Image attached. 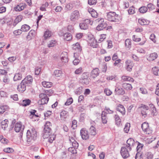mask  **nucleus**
<instances>
[{"mask_svg": "<svg viewBox=\"0 0 159 159\" xmlns=\"http://www.w3.org/2000/svg\"><path fill=\"white\" fill-rule=\"evenodd\" d=\"M37 137L36 132L35 129L31 130H28L27 132L26 140L25 143V145L29 146L34 140Z\"/></svg>", "mask_w": 159, "mask_h": 159, "instance_id": "1", "label": "nucleus"}, {"mask_svg": "<svg viewBox=\"0 0 159 159\" xmlns=\"http://www.w3.org/2000/svg\"><path fill=\"white\" fill-rule=\"evenodd\" d=\"M107 18L108 20L111 22L118 23L121 20L120 16L114 12L110 11L108 12L107 15Z\"/></svg>", "mask_w": 159, "mask_h": 159, "instance_id": "2", "label": "nucleus"}, {"mask_svg": "<svg viewBox=\"0 0 159 159\" xmlns=\"http://www.w3.org/2000/svg\"><path fill=\"white\" fill-rule=\"evenodd\" d=\"M51 123L49 121H47L46 122L44 129V133L43 137L44 138H47L51 134Z\"/></svg>", "mask_w": 159, "mask_h": 159, "instance_id": "3", "label": "nucleus"}, {"mask_svg": "<svg viewBox=\"0 0 159 159\" xmlns=\"http://www.w3.org/2000/svg\"><path fill=\"white\" fill-rule=\"evenodd\" d=\"M96 21L99 23L96 28L97 30L98 31L103 30L104 29L106 28L107 26V23L104 21L103 18H98L96 20Z\"/></svg>", "mask_w": 159, "mask_h": 159, "instance_id": "4", "label": "nucleus"}, {"mask_svg": "<svg viewBox=\"0 0 159 159\" xmlns=\"http://www.w3.org/2000/svg\"><path fill=\"white\" fill-rule=\"evenodd\" d=\"M80 16L79 11L77 10H75L71 13L70 19L71 21L75 22L80 18Z\"/></svg>", "mask_w": 159, "mask_h": 159, "instance_id": "5", "label": "nucleus"}, {"mask_svg": "<svg viewBox=\"0 0 159 159\" xmlns=\"http://www.w3.org/2000/svg\"><path fill=\"white\" fill-rule=\"evenodd\" d=\"M131 150L125 146L122 147L121 149L120 153L122 157L124 158L129 157V152Z\"/></svg>", "mask_w": 159, "mask_h": 159, "instance_id": "6", "label": "nucleus"}, {"mask_svg": "<svg viewBox=\"0 0 159 159\" xmlns=\"http://www.w3.org/2000/svg\"><path fill=\"white\" fill-rule=\"evenodd\" d=\"M25 126L20 122H17L15 124L14 130L16 132H20L22 134L23 133Z\"/></svg>", "mask_w": 159, "mask_h": 159, "instance_id": "7", "label": "nucleus"}, {"mask_svg": "<svg viewBox=\"0 0 159 159\" xmlns=\"http://www.w3.org/2000/svg\"><path fill=\"white\" fill-rule=\"evenodd\" d=\"M126 69L129 71H131L134 66L133 61L130 60H127L125 62Z\"/></svg>", "mask_w": 159, "mask_h": 159, "instance_id": "8", "label": "nucleus"}, {"mask_svg": "<svg viewBox=\"0 0 159 159\" xmlns=\"http://www.w3.org/2000/svg\"><path fill=\"white\" fill-rule=\"evenodd\" d=\"M115 94L118 95H123L125 93V91L122 88L117 86V85L116 86L115 90Z\"/></svg>", "mask_w": 159, "mask_h": 159, "instance_id": "9", "label": "nucleus"}, {"mask_svg": "<svg viewBox=\"0 0 159 159\" xmlns=\"http://www.w3.org/2000/svg\"><path fill=\"white\" fill-rule=\"evenodd\" d=\"M80 134L83 139L86 140L89 138L88 132L84 129H82L80 130Z\"/></svg>", "mask_w": 159, "mask_h": 159, "instance_id": "10", "label": "nucleus"}, {"mask_svg": "<svg viewBox=\"0 0 159 159\" xmlns=\"http://www.w3.org/2000/svg\"><path fill=\"white\" fill-rule=\"evenodd\" d=\"M127 144L125 145V146L127 147L129 149H131V147L133 146L135 144V142L132 138L129 139L127 141Z\"/></svg>", "mask_w": 159, "mask_h": 159, "instance_id": "11", "label": "nucleus"}, {"mask_svg": "<svg viewBox=\"0 0 159 159\" xmlns=\"http://www.w3.org/2000/svg\"><path fill=\"white\" fill-rule=\"evenodd\" d=\"M99 71L98 69L97 68H96L93 69L91 71V76L93 78H95L99 75Z\"/></svg>", "mask_w": 159, "mask_h": 159, "instance_id": "12", "label": "nucleus"}, {"mask_svg": "<svg viewBox=\"0 0 159 159\" xmlns=\"http://www.w3.org/2000/svg\"><path fill=\"white\" fill-rule=\"evenodd\" d=\"M158 57L157 54L156 52L151 53L147 58L149 61H152L156 59Z\"/></svg>", "mask_w": 159, "mask_h": 159, "instance_id": "13", "label": "nucleus"}, {"mask_svg": "<svg viewBox=\"0 0 159 159\" xmlns=\"http://www.w3.org/2000/svg\"><path fill=\"white\" fill-rule=\"evenodd\" d=\"M141 108H142L141 114L143 116L145 117L147 116L148 113L146 111H148L149 109V107L147 106L143 105L141 107Z\"/></svg>", "mask_w": 159, "mask_h": 159, "instance_id": "14", "label": "nucleus"}, {"mask_svg": "<svg viewBox=\"0 0 159 159\" xmlns=\"http://www.w3.org/2000/svg\"><path fill=\"white\" fill-rule=\"evenodd\" d=\"M26 85L25 83L23 82L22 81L20 83V84L18 86L17 89L21 92H23L26 90Z\"/></svg>", "mask_w": 159, "mask_h": 159, "instance_id": "15", "label": "nucleus"}, {"mask_svg": "<svg viewBox=\"0 0 159 159\" xmlns=\"http://www.w3.org/2000/svg\"><path fill=\"white\" fill-rule=\"evenodd\" d=\"M117 110L120 112L122 115L125 114V111L124 106L121 104L119 105L116 107Z\"/></svg>", "mask_w": 159, "mask_h": 159, "instance_id": "16", "label": "nucleus"}, {"mask_svg": "<svg viewBox=\"0 0 159 159\" xmlns=\"http://www.w3.org/2000/svg\"><path fill=\"white\" fill-rule=\"evenodd\" d=\"M23 82L27 85V84H31L33 81V78L30 75H28L23 80Z\"/></svg>", "mask_w": 159, "mask_h": 159, "instance_id": "17", "label": "nucleus"}, {"mask_svg": "<svg viewBox=\"0 0 159 159\" xmlns=\"http://www.w3.org/2000/svg\"><path fill=\"white\" fill-rule=\"evenodd\" d=\"M61 60L64 63H67L68 61L67 53L64 52L61 54Z\"/></svg>", "mask_w": 159, "mask_h": 159, "instance_id": "18", "label": "nucleus"}, {"mask_svg": "<svg viewBox=\"0 0 159 159\" xmlns=\"http://www.w3.org/2000/svg\"><path fill=\"white\" fill-rule=\"evenodd\" d=\"M61 119L62 120H64L68 116V112L65 111H61L60 113Z\"/></svg>", "mask_w": 159, "mask_h": 159, "instance_id": "19", "label": "nucleus"}, {"mask_svg": "<svg viewBox=\"0 0 159 159\" xmlns=\"http://www.w3.org/2000/svg\"><path fill=\"white\" fill-rule=\"evenodd\" d=\"M89 12L91 14L92 17L97 18L98 16V13L93 9L90 8L88 10Z\"/></svg>", "mask_w": 159, "mask_h": 159, "instance_id": "20", "label": "nucleus"}, {"mask_svg": "<svg viewBox=\"0 0 159 159\" xmlns=\"http://www.w3.org/2000/svg\"><path fill=\"white\" fill-rule=\"evenodd\" d=\"M35 34V30H31L28 34L27 36V39L28 40H31L32 38L34 36Z\"/></svg>", "mask_w": 159, "mask_h": 159, "instance_id": "21", "label": "nucleus"}, {"mask_svg": "<svg viewBox=\"0 0 159 159\" xmlns=\"http://www.w3.org/2000/svg\"><path fill=\"white\" fill-rule=\"evenodd\" d=\"M122 86L126 90H130L132 89V86L130 84L126 83L123 84Z\"/></svg>", "mask_w": 159, "mask_h": 159, "instance_id": "22", "label": "nucleus"}, {"mask_svg": "<svg viewBox=\"0 0 159 159\" xmlns=\"http://www.w3.org/2000/svg\"><path fill=\"white\" fill-rule=\"evenodd\" d=\"M73 49L77 50L78 52H81L82 49L79 43H76L75 44H73Z\"/></svg>", "mask_w": 159, "mask_h": 159, "instance_id": "23", "label": "nucleus"}, {"mask_svg": "<svg viewBox=\"0 0 159 159\" xmlns=\"http://www.w3.org/2000/svg\"><path fill=\"white\" fill-rule=\"evenodd\" d=\"M138 22L141 25H147L149 23V21L148 20L143 19H139L138 20Z\"/></svg>", "mask_w": 159, "mask_h": 159, "instance_id": "24", "label": "nucleus"}, {"mask_svg": "<svg viewBox=\"0 0 159 159\" xmlns=\"http://www.w3.org/2000/svg\"><path fill=\"white\" fill-rule=\"evenodd\" d=\"M69 141L71 143L72 147H74L76 148H78L79 146L78 143L74 140L73 138L71 137Z\"/></svg>", "mask_w": 159, "mask_h": 159, "instance_id": "25", "label": "nucleus"}, {"mask_svg": "<svg viewBox=\"0 0 159 159\" xmlns=\"http://www.w3.org/2000/svg\"><path fill=\"white\" fill-rule=\"evenodd\" d=\"M101 118L103 124H106L107 122V119L106 113L105 111H103L102 113Z\"/></svg>", "mask_w": 159, "mask_h": 159, "instance_id": "26", "label": "nucleus"}, {"mask_svg": "<svg viewBox=\"0 0 159 159\" xmlns=\"http://www.w3.org/2000/svg\"><path fill=\"white\" fill-rule=\"evenodd\" d=\"M31 102V101L29 99H26L25 100H23L22 102H20V104L23 106H26L28 105H29Z\"/></svg>", "mask_w": 159, "mask_h": 159, "instance_id": "27", "label": "nucleus"}, {"mask_svg": "<svg viewBox=\"0 0 159 159\" xmlns=\"http://www.w3.org/2000/svg\"><path fill=\"white\" fill-rule=\"evenodd\" d=\"M43 86L46 88H50L52 86V84L49 82H43L42 83Z\"/></svg>", "mask_w": 159, "mask_h": 159, "instance_id": "28", "label": "nucleus"}, {"mask_svg": "<svg viewBox=\"0 0 159 159\" xmlns=\"http://www.w3.org/2000/svg\"><path fill=\"white\" fill-rule=\"evenodd\" d=\"M22 78V75L20 73H18L16 74L14 77V80L16 81L20 80Z\"/></svg>", "mask_w": 159, "mask_h": 159, "instance_id": "29", "label": "nucleus"}, {"mask_svg": "<svg viewBox=\"0 0 159 159\" xmlns=\"http://www.w3.org/2000/svg\"><path fill=\"white\" fill-rule=\"evenodd\" d=\"M125 45L126 48L129 49L131 47V40L129 39H127L125 41Z\"/></svg>", "mask_w": 159, "mask_h": 159, "instance_id": "30", "label": "nucleus"}, {"mask_svg": "<svg viewBox=\"0 0 159 159\" xmlns=\"http://www.w3.org/2000/svg\"><path fill=\"white\" fill-rule=\"evenodd\" d=\"M64 37L65 40L67 41H70L72 39V36L71 34L68 33L64 34Z\"/></svg>", "mask_w": 159, "mask_h": 159, "instance_id": "31", "label": "nucleus"}, {"mask_svg": "<svg viewBox=\"0 0 159 159\" xmlns=\"http://www.w3.org/2000/svg\"><path fill=\"white\" fill-rule=\"evenodd\" d=\"M8 109V107L7 105L0 106V114H3Z\"/></svg>", "mask_w": 159, "mask_h": 159, "instance_id": "32", "label": "nucleus"}, {"mask_svg": "<svg viewBox=\"0 0 159 159\" xmlns=\"http://www.w3.org/2000/svg\"><path fill=\"white\" fill-rule=\"evenodd\" d=\"M22 16H18L15 19L13 23V25L15 26L16 25L20 22L22 20Z\"/></svg>", "mask_w": 159, "mask_h": 159, "instance_id": "33", "label": "nucleus"}, {"mask_svg": "<svg viewBox=\"0 0 159 159\" xmlns=\"http://www.w3.org/2000/svg\"><path fill=\"white\" fill-rule=\"evenodd\" d=\"M30 27L29 25L25 24L22 26L21 30L23 32H27L30 30Z\"/></svg>", "mask_w": 159, "mask_h": 159, "instance_id": "34", "label": "nucleus"}, {"mask_svg": "<svg viewBox=\"0 0 159 159\" xmlns=\"http://www.w3.org/2000/svg\"><path fill=\"white\" fill-rule=\"evenodd\" d=\"M57 43V42L56 40H52L49 42L48 46L49 48L53 47L55 46Z\"/></svg>", "mask_w": 159, "mask_h": 159, "instance_id": "35", "label": "nucleus"}, {"mask_svg": "<svg viewBox=\"0 0 159 159\" xmlns=\"http://www.w3.org/2000/svg\"><path fill=\"white\" fill-rule=\"evenodd\" d=\"M114 118L116 121V124L118 125H120L121 123V120L117 115H115L114 116Z\"/></svg>", "mask_w": 159, "mask_h": 159, "instance_id": "36", "label": "nucleus"}, {"mask_svg": "<svg viewBox=\"0 0 159 159\" xmlns=\"http://www.w3.org/2000/svg\"><path fill=\"white\" fill-rule=\"evenodd\" d=\"M80 26L81 29L83 30H86L88 28V25L85 22H82L80 24Z\"/></svg>", "mask_w": 159, "mask_h": 159, "instance_id": "37", "label": "nucleus"}, {"mask_svg": "<svg viewBox=\"0 0 159 159\" xmlns=\"http://www.w3.org/2000/svg\"><path fill=\"white\" fill-rule=\"evenodd\" d=\"M24 6H23L21 4H20L17 5L15 7H14V9L16 11H20L24 9Z\"/></svg>", "mask_w": 159, "mask_h": 159, "instance_id": "38", "label": "nucleus"}, {"mask_svg": "<svg viewBox=\"0 0 159 159\" xmlns=\"http://www.w3.org/2000/svg\"><path fill=\"white\" fill-rule=\"evenodd\" d=\"M89 132L91 135H94L96 134L95 129L93 126H91L89 129Z\"/></svg>", "mask_w": 159, "mask_h": 159, "instance_id": "39", "label": "nucleus"}, {"mask_svg": "<svg viewBox=\"0 0 159 159\" xmlns=\"http://www.w3.org/2000/svg\"><path fill=\"white\" fill-rule=\"evenodd\" d=\"M77 54L76 53H74V58H75V59L73 61V63L75 65H77L80 62V61L77 58Z\"/></svg>", "mask_w": 159, "mask_h": 159, "instance_id": "40", "label": "nucleus"}, {"mask_svg": "<svg viewBox=\"0 0 159 159\" xmlns=\"http://www.w3.org/2000/svg\"><path fill=\"white\" fill-rule=\"evenodd\" d=\"M49 98H42L41 99L40 101L39 102V103L41 105H43L47 103L49 100Z\"/></svg>", "mask_w": 159, "mask_h": 159, "instance_id": "41", "label": "nucleus"}, {"mask_svg": "<svg viewBox=\"0 0 159 159\" xmlns=\"http://www.w3.org/2000/svg\"><path fill=\"white\" fill-rule=\"evenodd\" d=\"M52 33L49 30H46L44 33V37L46 39L50 37Z\"/></svg>", "mask_w": 159, "mask_h": 159, "instance_id": "42", "label": "nucleus"}, {"mask_svg": "<svg viewBox=\"0 0 159 159\" xmlns=\"http://www.w3.org/2000/svg\"><path fill=\"white\" fill-rule=\"evenodd\" d=\"M130 126V125L129 123H127L125 124L124 129V131L125 133H127L129 132Z\"/></svg>", "mask_w": 159, "mask_h": 159, "instance_id": "43", "label": "nucleus"}, {"mask_svg": "<svg viewBox=\"0 0 159 159\" xmlns=\"http://www.w3.org/2000/svg\"><path fill=\"white\" fill-rule=\"evenodd\" d=\"M62 72L59 70H56L54 72V74L57 77H60L62 74Z\"/></svg>", "mask_w": 159, "mask_h": 159, "instance_id": "44", "label": "nucleus"}, {"mask_svg": "<svg viewBox=\"0 0 159 159\" xmlns=\"http://www.w3.org/2000/svg\"><path fill=\"white\" fill-rule=\"evenodd\" d=\"M147 10V7L145 6L142 7L139 9V11L140 13H144L146 12Z\"/></svg>", "mask_w": 159, "mask_h": 159, "instance_id": "45", "label": "nucleus"}, {"mask_svg": "<svg viewBox=\"0 0 159 159\" xmlns=\"http://www.w3.org/2000/svg\"><path fill=\"white\" fill-rule=\"evenodd\" d=\"M77 148L72 147H70L68 148V151L73 154H76L77 152L76 150Z\"/></svg>", "mask_w": 159, "mask_h": 159, "instance_id": "46", "label": "nucleus"}, {"mask_svg": "<svg viewBox=\"0 0 159 159\" xmlns=\"http://www.w3.org/2000/svg\"><path fill=\"white\" fill-rule=\"evenodd\" d=\"M152 71L154 75H158L159 72V69L156 66L152 68Z\"/></svg>", "mask_w": 159, "mask_h": 159, "instance_id": "47", "label": "nucleus"}, {"mask_svg": "<svg viewBox=\"0 0 159 159\" xmlns=\"http://www.w3.org/2000/svg\"><path fill=\"white\" fill-rule=\"evenodd\" d=\"M88 78V76L87 75V73H83L82 75V78L83 80H85L86 82L85 83V84H87L88 83V81L87 80V78Z\"/></svg>", "mask_w": 159, "mask_h": 159, "instance_id": "48", "label": "nucleus"}, {"mask_svg": "<svg viewBox=\"0 0 159 159\" xmlns=\"http://www.w3.org/2000/svg\"><path fill=\"white\" fill-rule=\"evenodd\" d=\"M149 127L148 123L146 122L143 123L141 125V128L143 131L145 130V129H146Z\"/></svg>", "mask_w": 159, "mask_h": 159, "instance_id": "49", "label": "nucleus"}, {"mask_svg": "<svg viewBox=\"0 0 159 159\" xmlns=\"http://www.w3.org/2000/svg\"><path fill=\"white\" fill-rule=\"evenodd\" d=\"M106 38V34H101L100 36V39L98 40V43H100L103 41Z\"/></svg>", "mask_w": 159, "mask_h": 159, "instance_id": "50", "label": "nucleus"}, {"mask_svg": "<svg viewBox=\"0 0 159 159\" xmlns=\"http://www.w3.org/2000/svg\"><path fill=\"white\" fill-rule=\"evenodd\" d=\"M128 13L129 14H133L135 12V8L132 6L129 7L128 11Z\"/></svg>", "mask_w": 159, "mask_h": 159, "instance_id": "51", "label": "nucleus"}, {"mask_svg": "<svg viewBox=\"0 0 159 159\" xmlns=\"http://www.w3.org/2000/svg\"><path fill=\"white\" fill-rule=\"evenodd\" d=\"M151 110L152 113L153 114V115H157V113L156 112V108L152 104Z\"/></svg>", "mask_w": 159, "mask_h": 159, "instance_id": "52", "label": "nucleus"}, {"mask_svg": "<svg viewBox=\"0 0 159 159\" xmlns=\"http://www.w3.org/2000/svg\"><path fill=\"white\" fill-rule=\"evenodd\" d=\"M104 93L106 94L107 96H110L112 93V92L109 89H105L104 90Z\"/></svg>", "mask_w": 159, "mask_h": 159, "instance_id": "53", "label": "nucleus"}, {"mask_svg": "<svg viewBox=\"0 0 159 159\" xmlns=\"http://www.w3.org/2000/svg\"><path fill=\"white\" fill-rule=\"evenodd\" d=\"M4 151L7 153H11L14 152V150L12 148H7L4 149Z\"/></svg>", "mask_w": 159, "mask_h": 159, "instance_id": "54", "label": "nucleus"}, {"mask_svg": "<svg viewBox=\"0 0 159 159\" xmlns=\"http://www.w3.org/2000/svg\"><path fill=\"white\" fill-rule=\"evenodd\" d=\"M73 102V99L72 98H70L69 99H68L66 102L65 103V105H69L71 104Z\"/></svg>", "mask_w": 159, "mask_h": 159, "instance_id": "55", "label": "nucleus"}, {"mask_svg": "<svg viewBox=\"0 0 159 159\" xmlns=\"http://www.w3.org/2000/svg\"><path fill=\"white\" fill-rule=\"evenodd\" d=\"M132 39L134 41L136 42H139L141 40L140 38H138L137 36L135 35L133 36Z\"/></svg>", "mask_w": 159, "mask_h": 159, "instance_id": "56", "label": "nucleus"}, {"mask_svg": "<svg viewBox=\"0 0 159 159\" xmlns=\"http://www.w3.org/2000/svg\"><path fill=\"white\" fill-rule=\"evenodd\" d=\"M147 159H152L153 155L151 152H148L147 153Z\"/></svg>", "mask_w": 159, "mask_h": 159, "instance_id": "57", "label": "nucleus"}, {"mask_svg": "<svg viewBox=\"0 0 159 159\" xmlns=\"http://www.w3.org/2000/svg\"><path fill=\"white\" fill-rule=\"evenodd\" d=\"M49 137H50L48 139V141L51 143H52L53 141L54 140L55 136L54 135H51V134ZM48 137H49V136Z\"/></svg>", "mask_w": 159, "mask_h": 159, "instance_id": "58", "label": "nucleus"}, {"mask_svg": "<svg viewBox=\"0 0 159 159\" xmlns=\"http://www.w3.org/2000/svg\"><path fill=\"white\" fill-rule=\"evenodd\" d=\"M136 143H137V144L138 145L136 148L137 151L140 152L142 149L143 146L141 144L139 143V142H136Z\"/></svg>", "mask_w": 159, "mask_h": 159, "instance_id": "59", "label": "nucleus"}, {"mask_svg": "<svg viewBox=\"0 0 159 159\" xmlns=\"http://www.w3.org/2000/svg\"><path fill=\"white\" fill-rule=\"evenodd\" d=\"M22 30H17L13 31V34L15 35H18L22 33Z\"/></svg>", "mask_w": 159, "mask_h": 159, "instance_id": "60", "label": "nucleus"}, {"mask_svg": "<svg viewBox=\"0 0 159 159\" xmlns=\"http://www.w3.org/2000/svg\"><path fill=\"white\" fill-rule=\"evenodd\" d=\"M145 134H149L152 133V131L149 128V127H148L146 129H145V130L143 131Z\"/></svg>", "mask_w": 159, "mask_h": 159, "instance_id": "61", "label": "nucleus"}, {"mask_svg": "<svg viewBox=\"0 0 159 159\" xmlns=\"http://www.w3.org/2000/svg\"><path fill=\"white\" fill-rule=\"evenodd\" d=\"M83 71L82 68V67H80L79 68L77 69L75 71V73L76 74H81Z\"/></svg>", "mask_w": 159, "mask_h": 159, "instance_id": "62", "label": "nucleus"}, {"mask_svg": "<svg viewBox=\"0 0 159 159\" xmlns=\"http://www.w3.org/2000/svg\"><path fill=\"white\" fill-rule=\"evenodd\" d=\"M77 121L75 120H73L72 121V127L73 129H75L77 127Z\"/></svg>", "mask_w": 159, "mask_h": 159, "instance_id": "63", "label": "nucleus"}, {"mask_svg": "<svg viewBox=\"0 0 159 159\" xmlns=\"http://www.w3.org/2000/svg\"><path fill=\"white\" fill-rule=\"evenodd\" d=\"M140 92L143 94H146L147 93V90L143 88H140Z\"/></svg>", "mask_w": 159, "mask_h": 159, "instance_id": "64", "label": "nucleus"}]
</instances>
